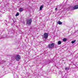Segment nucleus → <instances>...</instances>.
Returning a JSON list of instances; mask_svg holds the SVG:
<instances>
[{"label": "nucleus", "mask_w": 78, "mask_h": 78, "mask_svg": "<svg viewBox=\"0 0 78 78\" xmlns=\"http://www.w3.org/2000/svg\"><path fill=\"white\" fill-rule=\"evenodd\" d=\"M76 41V40H74L73 41H71L72 44H74L75 43V42Z\"/></svg>", "instance_id": "nucleus-11"}, {"label": "nucleus", "mask_w": 78, "mask_h": 78, "mask_svg": "<svg viewBox=\"0 0 78 78\" xmlns=\"http://www.w3.org/2000/svg\"><path fill=\"white\" fill-rule=\"evenodd\" d=\"M21 58L20 56L19 55L16 56L15 58L18 61H19Z\"/></svg>", "instance_id": "nucleus-3"}, {"label": "nucleus", "mask_w": 78, "mask_h": 78, "mask_svg": "<svg viewBox=\"0 0 78 78\" xmlns=\"http://www.w3.org/2000/svg\"><path fill=\"white\" fill-rule=\"evenodd\" d=\"M23 11V8H21L19 9V11L20 12H22Z\"/></svg>", "instance_id": "nucleus-6"}, {"label": "nucleus", "mask_w": 78, "mask_h": 78, "mask_svg": "<svg viewBox=\"0 0 78 78\" xmlns=\"http://www.w3.org/2000/svg\"><path fill=\"white\" fill-rule=\"evenodd\" d=\"M4 37V36L1 37V39H3V37Z\"/></svg>", "instance_id": "nucleus-16"}, {"label": "nucleus", "mask_w": 78, "mask_h": 78, "mask_svg": "<svg viewBox=\"0 0 78 78\" xmlns=\"http://www.w3.org/2000/svg\"><path fill=\"white\" fill-rule=\"evenodd\" d=\"M55 11H57V8H56L55 9Z\"/></svg>", "instance_id": "nucleus-17"}, {"label": "nucleus", "mask_w": 78, "mask_h": 78, "mask_svg": "<svg viewBox=\"0 0 78 78\" xmlns=\"http://www.w3.org/2000/svg\"><path fill=\"white\" fill-rule=\"evenodd\" d=\"M15 58L16 56H13L12 57L11 59H12V60H13L14 59H15Z\"/></svg>", "instance_id": "nucleus-7"}, {"label": "nucleus", "mask_w": 78, "mask_h": 78, "mask_svg": "<svg viewBox=\"0 0 78 78\" xmlns=\"http://www.w3.org/2000/svg\"><path fill=\"white\" fill-rule=\"evenodd\" d=\"M77 9H78V5H77Z\"/></svg>", "instance_id": "nucleus-18"}, {"label": "nucleus", "mask_w": 78, "mask_h": 78, "mask_svg": "<svg viewBox=\"0 0 78 78\" xmlns=\"http://www.w3.org/2000/svg\"><path fill=\"white\" fill-rule=\"evenodd\" d=\"M58 23L59 25H61V24H62V22H61V21H58Z\"/></svg>", "instance_id": "nucleus-10"}, {"label": "nucleus", "mask_w": 78, "mask_h": 78, "mask_svg": "<svg viewBox=\"0 0 78 78\" xmlns=\"http://www.w3.org/2000/svg\"><path fill=\"white\" fill-rule=\"evenodd\" d=\"M69 68H68V67H66V68H65V69L66 70H67V71H68V70H69Z\"/></svg>", "instance_id": "nucleus-13"}, {"label": "nucleus", "mask_w": 78, "mask_h": 78, "mask_svg": "<svg viewBox=\"0 0 78 78\" xmlns=\"http://www.w3.org/2000/svg\"><path fill=\"white\" fill-rule=\"evenodd\" d=\"M42 8H43V5H41L40 8V10H42Z\"/></svg>", "instance_id": "nucleus-9"}, {"label": "nucleus", "mask_w": 78, "mask_h": 78, "mask_svg": "<svg viewBox=\"0 0 78 78\" xmlns=\"http://www.w3.org/2000/svg\"><path fill=\"white\" fill-rule=\"evenodd\" d=\"M78 8H77V5L74 6L73 7H72L71 9L72 10H75V9H77Z\"/></svg>", "instance_id": "nucleus-5"}, {"label": "nucleus", "mask_w": 78, "mask_h": 78, "mask_svg": "<svg viewBox=\"0 0 78 78\" xmlns=\"http://www.w3.org/2000/svg\"><path fill=\"white\" fill-rule=\"evenodd\" d=\"M54 45L55 44L52 43H51L50 44H48L49 47L50 48H51L54 47Z\"/></svg>", "instance_id": "nucleus-4"}, {"label": "nucleus", "mask_w": 78, "mask_h": 78, "mask_svg": "<svg viewBox=\"0 0 78 78\" xmlns=\"http://www.w3.org/2000/svg\"><path fill=\"white\" fill-rule=\"evenodd\" d=\"M32 22V19H28L27 21V24H28V25H30L31 23V22Z\"/></svg>", "instance_id": "nucleus-1"}, {"label": "nucleus", "mask_w": 78, "mask_h": 78, "mask_svg": "<svg viewBox=\"0 0 78 78\" xmlns=\"http://www.w3.org/2000/svg\"><path fill=\"white\" fill-rule=\"evenodd\" d=\"M48 34L47 33H44L43 37V38H44V39H47V38H48Z\"/></svg>", "instance_id": "nucleus-2"}, {"label": "nucleus", "mask_w": 78, "mask_h": 78, "mask_svg": "<svg viewBox=\"0 0 78 78\" xmlns=\"http://www.w3.org/2000/svg\"><path fill=\"white\" fill-rule=\"evenodd\" d=\"M19 15V13L17 12L16 15V16H18Z\"/></svg>", "instance_id": "nucleus-14"}, {"label": "nucleus", "mask_w": 78, "mask_h": 78, "mask_svg": "<svg viewBox=\"0 0 78 78\" xmlns=\"http://www.w3.org/2000/svg\"><path fill=\"white\" fill-rule=\"evenodd\" d=\"M61 44V41H59L58 42V45H60Z\"/></svg>", "instance_id": "nucleus-12"}, {"label": "nucleus", "mask_w": 78, "mask_h": 78, "mask_svg": "<svg viewBox=\"0 0 78 78\" xmlns=\"http://www.w3.org/2000/svg\"><path fill=\"white\" fill-rule=\"evenodd\" d=\"M63 41L64 42H66V41H67V39L66 38H64L63 39Z\"/></svg>", "instance_id": "nucleus-8"}, {"label": "nucleus", "mask_w": 78, "mask_h": 78, "mask_svg": "<svg viewBox=\"0 0 78 78\" xmlns=\"http://www.w3.org/2000/svg\"><path fill=\"white\" fill-rule=\"evenodd\" d=\"M6 62V61H5L2 60V63H3L4 62Z\"/></svg>", "instance_id": "nucleus-15"}]
</instances>
